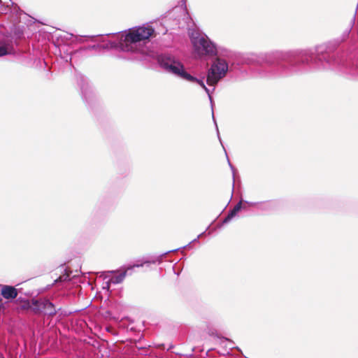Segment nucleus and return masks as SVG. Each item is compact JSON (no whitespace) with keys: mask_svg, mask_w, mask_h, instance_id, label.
Wrapping results in <instances>:
<instances>
[{"mask_svg":"<svg viewBox=\"0 0 358 358\" xmlns=\"http://www.w3.org/2000/svg\"><path fill=\"white\" fill-rule=\"evenodd\" d=\"M127 271H124L117 275L113 276L110 279V282L113 284H118L122 282L127 275Z\"/></svg>","mask_w":358,"mask_h":358,"instance_id":"6e6552de","label":"nucleus"},{"mask_svg":"<svg viewBox=\"0 0 358 358\" xmlns=\"http://www.w3.org/2000/svg\"><path fill=\"white\" fill-rule=\"evenodd\" d=\"M192 43L199 54L208 55L216 54L215 46L203 36L193 38Z\"/></svg>","mask_w":358,"mask_h":358,"instance_id":"20e7f679","label":"nucleus"},{"mask_svg":"<svg viewBox=\"0 0 358 358\" xmlns=\"http://www.w3.org/2000/svg\"><path fill=\"white\" fill-rule=\"evenodd\" d=\"M6 8H5V9H3V6L1 5V14H2V13H6Z\"/></svg>","mask_w":358,"mask_h":358,"instance_id":"9b49d317","label":"nucleus"},{"mask_svg":"<svg viewBox=\"0 0 358 358\" xmlns=\"http://www.w3.org/2000/svg\"><path fill=\"white\" fill-rule=\"evenodd\" d=\"M159 62L161 66L170 73L181 77L190 82H196L207 90L203 82L193 77L185 71L184 66L179 61L176 60L171 56H162Z\"/></svg>","mask_w":358,"mask_h":358,"instance_id":"f03ea898","label":"nucleus"},{"mask_svg":"<svg viewBox=\"0 0 358 358\" xmlns=\"http://www.w3.org/2000/svg\"><path fill=\"white\" fill-rule=\"evenodd\" d=\"M32 305L34 307H31L33 309L34 313H39L43 308L45 311V313L48 315H54L56 314L57 311L54 306V305L48 300L38 301H33Z\"/></svg>","mask_w":358,"mask_h":358,"instance_id":"39448f33","label":"nucleus"},{"mask_svg":"<svg viewBox=\"0 0 358 358\" xmlns=\"http://www.w3.org/2000/svg\"><path fill=\"white\" fill-rule=\"evenodd\" d=\"M241 208V203H238L234 208L229 212L228 215L225 217L224 222H227L230 220L233 217L236 215V214L240 210Z\"/></svg>","mask_w":358,"mask_h":358,"instance_id":"1a4fd4ad","label":"nucleus"},{"mask_svg":"<svg viewBox=\"0 0 358 358\" xmlns=\"http://www.w3.org/2000/svg\"><path fill=\"white\" fill-rule=\"evenodd\" d=\"M228 69V65L223 59L217 58L212 64L207 76V83L209 85H214L223 78Z\"/></svg>","mask_w":358,"mask_h":358,"instance_id":"7ed1b4c3","label":"nucleus"},{"mask_svg":"<svg viewBox=\"0 0 358 358\" xmlns=\"http://www.w3.org/2000/svg\"><path fill=\"white\" fill-rule=\"evenodd\" d=\"M69 280V273H66L63 275H61L58 278H57L55 281L57 282H64Z\"/></svg>","mask_w":358,"mask_h":358,"instance_id":"9d476101","label":"nucleus"},{"mask_svg":"<svg viewBox=\"0 0 358 358\" xmlns=\"http://www.w3.org/2000/svg\"><path fill=\"white\" fill-rule=\"evenodd\" d=\"M1 296L6 299H13L17 296V290L13 286L1 285Z\"/></svg>","mask_w":358,"mask_h":358,"instance_id":"423d86ee","label":"nucleus"},{"mask_svg":"<svg viewBox=\"0 0 358 358\" xmlns=\"http://www.w3.org/2000/svg\"><path fill=\"white\" fill-rule=\"evenodd\" d=\"M154 32V29L149 26L129 29L122 39V46L127 51H134L137 43L149 41Z\"/></svg>","mask_w":358,"mask_h":358,"instance_id":"f257e3e1","label":"nucleus"},{"mask_svg":"<svg viewBox=\"0 0 358 358\" xmlns=\"http://www.w3.org/2000/svg\"><path fill=\"white\" fill-rule=\"evenodd\" d=\"M13 52V47L11 43L1 41V56L10 55Z\"/></svg>","mask_w":358,"mask_h":358,"instance_id":"0eeeda50","label":"nucleus"}]
</instances>
